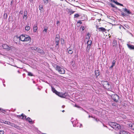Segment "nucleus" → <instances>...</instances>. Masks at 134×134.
<instances>
[{"label":"nucleus","instance_id":"nucleus-61","mask_svg":"<svg viewBox=\"0 0 134 134\" xmlns=\"http://www.w3.org/2000/svg\"><path fill=\"white\" fill-rule=\"evenodd\" d=\"M75 125V126H76V125Z\"/></svg>","mask_w":134,"mask_h":134},{"label":"nucleus","instance_id":"nucleus-28","mask_svg":"<svg viewBox=\"0 0 134 134\" xmlns=\"http://www.w3.org/2000/svg\"><path fill=\"white\" fill-rule=\"evenodd\" d=\"M128 132L125 131H122L120 132V134H127Z\"/></svg>","mask_w":134,"mask_h":134},{"label":"nucleus","instance_id":"nucleus-54","mask_svg":"<svg viewBox=\"0 0 134 134\" xmlns=\"http://www.w3.org/2000/svg\"><path fill=\"white\" fill-rule=\"evenodd\" d=\"M64 111H64V110H63L62 111L63 112H64Z\"/></svg>","mask_w":134,"mask_h":134},{"label":"nucleus","instance_id":"nucleus-16","mask_svg":"<svg viewBox=\"0 0 134 134\" xmlns=\"http://www.w3.org/2000/svg\"><path fill=\"white\" fill-rule=\"evenodd\" d=\"M52 87V90L53 91V93H55V94H57V93L58 92L55 89V88L53 87L52 86H51Z\"/></svg>","mask_w":134,"mask_h":134},{"label":"nucleus","instance_id":"nucleus-45","mask_svg":"<svg viewBox=\"0 0 134 134\" xmlns=\"http://www.w3.org/2000/svg\"><path fill=\"white\" fill-rule=\"evenodd\" d=\"M64 40L62 38H61V42H64Z\"/></svg>","mask_w":134,"mask_h":134},{"label":"nucleus","instance_id":"nucleus-44","mask_svg":"<svg viewBox=\"0 0 134 134\" xmlns=\"http://www.w3.org/2000/svg\"><path fill=\"white\" fill-rule=\"evenodd\" d=\"M43 31H44L45 32H47V29H44V30Z\"/></svg>","mask_w":134,"mask_h":134},{"label":"nucleus","instance_id":"nucleus-35","mask_svg":"<svg viewBox=\"0 0 134 134\" xmlns=\"http://www.w3.org/2000/svg\"><path fill=\"white\" fill-rule=\"evenodd\" d=\"M121 14L122 15L124 16H125L126 15H127V14H126V13H124L122 12L121 13Z\"/></svg>","mask_w":134,"mask_h":134},{"label":"nucleus","instance_id":"nucleus-60","mask_svg":"<svg viewBox=\"0 0 134 134\" xmlns=\"http://www.w3.org/2000/svg\"><path fill=\"white\" fill-rule=\"evenodd\" d=\"M74 123V122H72V123L73 124Z\"/></svg>","mask_w":134,"mask_h":134},{"label":"nucleus","instance_id":"nucleus-52","mask_svg":"<svg viewBox=\"0 0 134 134\" xmlns=\"http://www.w3.org/2000/svg\"><path fill=\"white\" fill-rule=\"evenodd\" d=\"M65 107V106L64 105H63L62 106V107L63 108H64V107Z\"/></svg>","mask_w":134,"mask_h":134},{"label":"nucleus","instance_id":"nucleus-4","mask_svg":"<svg viewBox=\"0 0 134 134\" xmlns=\"http://www.w3.org/2000/svg\"><path fill=\"white\" fill-rule=\"evenodd\" d=\"M56 70L60 74H64L65 72V70L63 68L56 64L55 65Z\"/></svg>","mask_w":134,"mask_h":134},{"label":"nucleus","instance_id":"nucleus-1","mask_svg":"<svg viewBox=\"0 0 134 134\" xmlns=\"http://www.w3.org/2000/svg\"><path fill=\"white\" fill-rule=\"evenodd\" d=\"M18 38H19L20 40L23 42H27L31 40L30 37L27 35H22Z\"/></svg>","mask_w":134,"mask_h":134},{"label":"nucleus","instance_id":"nucleus-3","mask_svg":"<svg viewBox=\"0 0 134 134\" xmlns=\"http://www.w3.org/2000/svg\"><path fill=\"white\" fill-rule=\"evenodd\" d=\"M101 83L104 87L107 89L109 90H110L112 89L111 85L107 81H101Z\"/></svg>","mask_w":134,"mask_h":134},{"label":"nucleus","instance_id":"nucleus-57","mask_svg":"<svg viewBox=\"0 0 134 134\" xmlns=\"http://www.w3.org/2000/svg\"><path fill=\"white\" fill-rule=\"evenodd\" d=\"M3 85H4V86H5V84H3Z\"/></svg>","mask_w":134,"mask_h":134},{"label":"nucleus","instance_id":"nucleus-22","mask_svg":"<svg viewBox=\"0 0 134 134\" xmlns=\"http://www.w3.org/2000/svg\"><path fill=\"white\" fill-rule=\"evenodd\" d=\"M30 28V26H26L25 28V30H26L27 31H28L29 30Z\"/></svg>","mask_w":134,"mask_h":134},{"label":"nucleus","instance_id":"nucleus-38","mask_svg":"<svg viewBox=\"0 0 134 134\" xmlns=\"http://www.w3.org/2000/svg\"><path fill=\"white\" fill-rule=\"evenodd\" d=\"M116 61L115 60H113L112 62V64L113 65H115V63Z\"/></svg>","mask_w":134,"mask_h":134},{"label":"nucleus","instance_id":"nucleus-41","mask_svg":"<svg viewBox=\"0 0 134 134\" xmlns=\"http://www.w3.org/2000/svg\"><path fill=\"white\" fill-rule=\"evenodd\" d=\"M80 29H81L82 31H83L85 29V28L84 26H81L80 28Z\"/></svg>","mask_w":134,"mask_h":134},{"label":"nucleus","instance_id":"nucleus-19","mask_svg":"<svg viewBox=\"0 0 134 134\" xmlns=\"http://www.w3.org/2000/svg\"><path fill=\"white\" fill-rule=\"evenodd\" d=\"M129 126L130 127L131 129H132L134 130V123L130 124L129 125Z\"/></svg>","mask_w":134,"mask_h":134},{"label":"nucleus","instance_id":"nucleus-20","mask_svg":"<svg viewBox=\"0 0 134 134\" xmlns=\"http://www.w3.org/2000/svg\"><path fill=\"white\" fill-rule=\"evenodd\" d=\"M37 29V27L36 25L34 26L33 27V31L34 32H36Z\"/></svg>","mask_w":134,"mask_h":134},{"label":"nucleus","instance_id":"nucleus-8","mask_svg":"<svg viewBox=\"0 0 134 134\" xmlns=\"http://www.w3.org/2000/svg\"><path fill=\"white\" fill-rule=\"evenodd\" d=\"M27 11L25 10L24 12V15L23 17V19H25L26 20L27 18Z\"/></svg>","mask_w":134,"mask_h":134},{"label":"nucleus","instance_id":"nucleus-6","mask_svg":"<svg viewBox=\"0 0 134 134\" xmlns=\"http://www.w3.org/2000/svg\"><path fill=\"white\" fill-rule=\"evenodd\" d=\"M60 37L59 35L58 34H57L56 36L55 37V44L56 46L59 45V42L60 40Z\"/></svg>","mask_w":134,"mask_h":134},{"label":"nucleus","instance_id":"nucleus-10","mask_svg":"<svg viewBox=\"0 0 134 134\" xmlns=\"http://www.w3.org/2000/svg\"><path fill=\"white\" fill-rule=\"evenodd\" d=\"M123 10L125 12L126 14H127V15H128L129 14H131V12L129 10H128L126 8H123Z\"/></svg>","mask_w":134,"mask_h":134},{"label":"nucleus","instance_id":"nucleus-42","mask_svg":"<svg viewBox=\"0 0 134 134\" xmlns=\"http://www.w3.org/2000/svg\"><path fill=\"white\" fill-rule=\"evenodd\" d=\"M77 23H79L80 24H82V22H81V20H79L78 21H77Z\"/></svg>","mask_w":134,"mask_h":134},{"label":"nucleus","instance_id":"nucleus-40","mask_svg":"<svg viewBox=\"0 0 134 134\" xmlns=\"http://www.w3.org/2000/svg\"><path fill=\"white\" fill-rule=\"evenodd\" d=\"M113 2H114L116 4L119 5L120 3L118 2H115L114 1H113Z\"/></svg>","mask_w":134,"mask_h":134},{"label":"nucleus","instance_id":"nucleus-2","mask_svg":"<svg viewBox=\"0 0 134 134\" xmlns=\"http://www.w3.org/2000/svg\"><path fill=\"white\" fill-rule=\"evenodd\" d=\"M109 124L111 127L116 130H117L120 129L121 126L116 122H109Z\"/></svg>","mask_w":134,"mask_h":134},{"label":"nucleus","instance_id":"nucleus-58","mask_svg":"<svg viewBox=\"0 0 134 134\" xmlns=\"http://www.w3.org/2000/svg\"><path fill=\"white\" fill-rule=\"evenodd\" d=\"M111 0V1H114V0Z\"/></svg>","mask_w":134,"mask_h":134},{"label":"nucleus","instance_id":"nucleus-31","mask_svg":"<svg viewBox=\"0 0 134 134\" xmlns=\"http://www.w3.org/2000/svg\"><path fill=\"white\" fill-rule=\"evenodd\" d=\"M79 16V15L78 14H75L74 15V18H77Z\"/></svg>","mask_w":134,"mask_h":134},{"label":"nucleus","instance_id":"nucleus-21","mask_svg":"<svg viewBox=\"0 0 134 134\" xmlns=\"http://www.w3.org/2000/svg\"><path fill=\"white\" fill-rule=\"evenodd\" d=\"M26 119L28 121L29 123H31L32 122V119L29 117L27 118V119L26 118Z\"/></svg>","mask_w":134,"mask_h":134},{"label":"nucleus","instance_id":"nucleus-14","mask_svg":"<svg viewBox=\"0 0 134 134\" xmlns=\"http://www.w3.org/2000/svg\"><path fill=\"white\" fill-rule=\"evenodd\" d=\"M99 31H102L103 32H105L106 31V29L104 28L100 27L98 28Z\"/></svg>","mask_w":134,"mask_h":134},{"label":"nucleus","instance_id":"nucleus-51","mask_svg":"<svg viewBox=\"0 0 134 134\" xmlns=\"http://www.w3.org/2000/svg\"><path fill=\"white\" fill-rule=\"evenodd\" d=\"M81 126H82V124H80V126L79 127H81Z\"/></svg>","mask_w":134,"mask_h":134},{"label":"nucleus","instance_id":"nucleus-27","mask_svg":"<svg viewBox=\"0 0 134 134\" xmlns=\"http://www.w3.org/2000/svg\"><path fill=\"white\" fill-rule=\"evenodd\" d=\"M69 12L70 13V14H73L75 12L74 11H73L72 10L70 9H68Z\"/></svg>","mask_w":134,"mask_h":134},{"label":"nucleus","instance_id":"nucleus-48","mask_svg":"<svg viewBox=\"0 0 134 134\" xmlns=\"http://www.w3.org/2000/svg\"><path fill=\"white\" fill-rule=\"evenodd\" d=\"M114 65L112 64V65L110 67V68H113Z\"/></svg>","mask_w":134,"mask_h":134},{"label":"nucleus","instance_id":"nucleus-30","mask_svg":"<svg viewBox=\"0 0 134 134\" xmlns=\"http://www.w3.org/2000/svg\"><path fill=\"white\" fill-rule=\"evenodd\" d=\"M28 75L29 76H33L32 74L30 72H27Z\"/></svg>","mask_w":134,"mask_h":134},{"label":"nucleus","instance_id":"nucleus-56","mask_svg":"<svg viewBox=\"0 0 134 134\" xmlns=\"http://www.w3.org/2000/svg\"><path fill=\"white\" fill-rule=\"evenodd\" d=\"M90 116H89V118H90Z\"/></svg>","mask_w":134,"mask_h":134},{"label":"nucleus","instance_id":"nucleus-46","mask_svg":"<svg viewBox=\"0 0 134 134\" xmlns=\"http://www.w3.org/2000/svg\"><path fill=\"white\" fill-rule=\"evenodd\" d=\"M23 11H20V12H19V13H20L21 14H23Z\"/></svg>","mask_w":134,"mask_h":134},{"label":"nucleus","instance_id":"nucleus-36","mask_svg":"<svg viewBox=\"0 0 134 134\" xmlns=\"http://www.w3.org/2000/svg\"><path fill=\"white\" fill-rule=\"evenodd\" d=\"M14 127H15L17 129H18V128H19V126L17 125H15V124L14 126Z\"/></svg>","mask_w":134,"mask_h":134},{"label":"nucleus","instance_id":"nucleus-25","mask_svg":"<svg viewBox=\"0 0 134 134\" xmlns=\"http://www.w3.org/2000/svg\"><path fill=\"white\" fill-rule=\"evenodd\" d=\"M23 115H22L21 119L23 120H24L26 119V116L24 114H22Z\"/></svg>","mask_w":134,"mask_h":134},{"label":"nucleus","instance_id":"nucleus-12","mask_svg":"<svg viewBox=\"0 0 134 134\" xmlns=\"http://www.w3.org/2000/svg\"><path fill=\"white\" fill-rule=\"evenodd\" d=\"M38 47L34 46L33 47H30V49L32 51H34V52H35L36 51Z\"/></svg>","mask_w":134,"mask_h":134},{"label":"nucleus","instance_id":"nucleus-47","mask_svg":"<svg viewBox=\"0 0 134 134\" xmlns=\"http://www.w3.org/2000/svg\"><path fill=\"white\" fill-rule=\"evenodd\" d=\"M59 21H57V24L58 25V24H59Z\"/></svg>","mask_w":134,"mask_h":134},{"label":"nucleus","instance_id":"nucleus-32","mask_svg":"<svg viewBox=\"0 0 134 134\" xmlns=\"http://www.w3.org/2000/svg\"><path fill=\"white\" fill-rule=\"evenodd\" d=\"M4 132L3 130H0V134H4Z\"/></svg>","mask_w":134,"mask_h":134},{"label":"nucleus","instance_id":"nucleus-63","mask_svg":"<svg viewBox=\"0 0 134 134\" xmlns=\"http://www.w3.org/2000/svg\"><path fill=\"white\" fill-rule=\"evenodd\" d=\"M122 27L124 28V27H123V26H122Z\"/></svg>","mask_w":134,"mask_h":134},{"label":"nucleus","instance_id":"nucleus-11","mask_svg":"<svg viewBox=\"0 0 134 134\" xmlns=\"http://www.w3.org/2000/svg\"><path fill=\"white\" fill-rule=\"evenodd\" d=\"M36 52H37L38 53H40L41 54H44V53L42 50L40 49L38 47Z\"/></svg>","mask_w":134,"mask_h":134},{"label":"nucleus","instance_id":"nucleus-59","mask_svg":"<svg viewBox=\"0 0 134 134\" xmlns=\"http://www.w3.org/2000/svg\"><path fill=\"white\" fill-rule=\"evenodd\" d=\"M1 110V108H0V110Z\"/></svg>","mask_w":134,"mask_h":134},{"label":"nucleus","instance_id":"nucleus-29","mask_svg":"<svg viewBox=\"0 0 134 134\" xmlns=\"http://www.w3.org/2000/svg\"><path fill=\"white\" fill-rule=\"evenodd\" d=\"M67 50L68 51V53L70 54H72L73 53V51L71 50L70 49L68 50L67 49Z\"/></svg>","mask_w":134,"mask_h":134},{"label":"nucleus","instance_id":"nucleus-55","mask_svg":"<svg viewBox=\"0 0 134 134\" xmlns=\"http://www.w3.org/2000/svg\"><path fill=\"white\" fill-rule=\"evenodd\" d=\"M127 134H131L130 133H129L128 132V133H127Z\"/></svg>","mask_w":134,"mask_h":134},{"label":"nucleus","instance_id":"nucleus-7","mask_svg":"<svg viewBox=\"0 0 134 134\" xmlns=\"http://www.w3.org/2000/svg\"><path fill=\"white\" fill-rule=\"evenodd\" d=\"M60 97L63 98H65L67 96V94L66 93H63L58 92L57 94Z\"/></svg>","mask_w":134,"mask_h":134},{"label":"nucleus","instance_id":"nucleus-17","mask_svg":"<svg viewBox=\"0 0 134 134\" xmlns=\"http://www.w3.org/2000/svg\"><path fill=\"white\" fill-rule=\"evenodd\" d=\"M91 46L87 45L86 49V51L87 53H89L90 51V49L91 48Z\"/></svg>","mask_w":134,"mask_h":134},{"label":"nucleus","instance_id":"nucleus-43","mask_svg":"<svg viewBox=\"0 0 134 134\" xmlns=\"http://www.w3.org/2000/svg\"><path fill=\"white\" fill-rule=\"evenodd\" d=\"M110 4V5H111V6L112 7H115V5H114L112 3H111Z\"/></svg>","mask_w":134,"mask_h":134},{"label":"nucleus","instance_id":"nucleus-5","mask_svg":"<svg viewBox=\"0 0 134 134\" xmlns=\"http://www.w3.org/2000/svg\"><path fill=\"white\" fill-rule=\"evenodd\" d=\"M2 47L3 49L7 50V51H9L12 49V47L10 46H9L6 44H3Z\"/></svg>","mask_w":134,"mask_h":134},{"label":"nucleus","instance_id":"nucleus-13","mask_svg":"<svg viewBox=\"0 0 134 134\" xmlns=\"http://www.w3.org/2000/svg\"><path fill=\"white\" fill-rule=\"evenodd\" d=\"M127 46L130 49H134V46L132 45H130L129 44H127Z\"/></svg>","mask_w":134,"mask_h":134},{"label":"nucleus","instance_id":"nucleus-33","mask_svg":"<svg viewBox=\"0 0 134 134\" xmlns=\"http://www.w3.org/2000/svg\"><path fill=\"white\" fill-rule=\"evenodd\" d=\"M9 125L11 126H12V127H14V126L15 124H14V123H11V122H10V123Z\"/></svg>","mask_w":134,"mask_h":134},{"label":"nucleus","instance_id":"nucleus-18","mask_svg":"<svg viewBox=\"0 0 134 134\" xmlns=\"http://www.w3.org/2000/svg\"><path fill=\"white\" fill-rule=\"evenodd\" d=\"M112 45L113 46H116L117 45L116 41L115 40H114L112 43Z\"/></svg>","mask_w":134,"mask_h":134},{"label":"nucleus","instance_id":"nucleus-23","mask_svg":"<svg viewBox=\"0 0 134 134\" xmlns=\"http://www.w3.org/2000/svg\"><path fill=\"white\" fill-rule=\"evenodd\" d=\"M92 41L91 40H88L87 41V45L91 46L92 44Z\"/></svg>","mask_w":134,"mask_h":134},{"label":"nucleus","instance_id":"nucleus-15","mask_svg":"<svg viewBox=\"0 0 134 134\" xmlns=\"http://www.w3.org/2000/svg\"><path fill=\"white\" fill-rule=\"evenodd\" d=\"M0 120V122H1L2 123H4L5 124H7L8 125H9L10 123V122L8 121H4L3 120Z\"/></svg>","mask_w":134,"mask_h":134},{"label":"nucleus","instance_id":"nucleus-37","mask_svg":"<svg viewBox=\"0 0 134 134\" xmlns=\"http://www.w3.org/2000/svg\"><path fill=\"white\" fill-rule=\"evenodd\" d=\"M87 36H88V38L89 39L90 36V35L89 33H88L87 34Z\"/></svg>","mask_w":134,"mask_h":134},{"label":"nucleus","instance_id":"nucleus-9","mask_svg":"<svg viewBox=\"0 0 134 134\" xmlns=\"http://www.w3.org/2000/svg\"><path fill=\"white\" fill-rule=\"evenodd\" d=\"M114 97L113 98V100L116 102H117L119 99V96L117 94H115L114 95Z\"/></svg>","mask_w":134,"mask_h":134},{"label":"nucleus","instance_id":"nucleus-53","mask_svg":"<svg viewBox=\"0 0 134 134\" xmlns=\"http://www.w3.org/2000/svg\"><path fill=\"white\" fill-rule=\"evenodd\" d=\"M29 1L30 2H31L33 0H29Z\"/></svg>","mask_w":134,"mask_h":134},{"label":"nucleus","instance_id":"nucleus-34","mask_svg":"<svg viewBox=\"0 0 134 134\" xmlns=\"http://www.w3.org/2000/svg\"><path fill=\"white\" fill-rule=\"evenodd\" d=\"M22 115H23V114H21V115H18L17 117L21 119V117H22Z\"/></svg>","mask_w":134,"mask_h":134},{"label":"nucleus","instance_id":"nucleus-62","mask_svg":"<svg viewBox=\"0 0 134 134\" xmlns=\"http://www.w3.org/2000/svg\"><path fill=\"white\" fill-rule=\"evenodd\" d=\"M60 0L61 1H63V0Z\"/></svg>","mask_w":134,"mask_h":134},{"label":"nucleus","instance_id":"nucleus-24","mask_svg":"<svg viewBox=\"0 0 134 134\" xmlns=\"http://www.w3.org/2000/svg\"><path fill=\"white\" fill-rule=\"evenodd\" d=\"M95 75L97 77L99 75V72L98 70H96L95 71Z\"/></svg>","mask_w":134,"mask_h":134},{"label":"nucleus","instance_id":"nucleus-39","mask_svg":"<svg viewBox=\"0 0 134 134\" xmlns=\"http://www.w3.org/2000/svg\"><path fill=\"white\" fill-rule=\"evenodd\" d=\"M39 7L40 8L39 9L40 10L43 8V6L42 5H39Z\"/></svg>","mask_w":134,"mask_h":134},{"label":"nucleus","instance_id":"nucleus-49","mask_svg":"<svg viewBox=\"0 0 134 134\" xmlns=\"http://www.w3.org/2000/svg\"><path fill=\"white\" fill-rule=\"evenodd\" d=\"M75 106L76 107H78V108H79V106L78 105H75Z\"/></svg>","mask_w":134,"mask_h":134},{"label":"nucleus","instance_id":"nucleus-50","mask_svg":"<svg viewBox=\"0 0 134 134\" xmlns=\"http://www.w3.org/2000/svg\"><path fill=\"white\" fill-rule=\"evenodd\" d=\"M119 5H120L121 6H123V5L122 4H121L120 3Z\"/></svg>","mask_w":134,"mask_h":134},{"label":"nucleus","instance_id":"nucleus-26","mask_svg":"<svg viewBox=\"0 0 134 134\" xmlns=\"http://www.w3.org/2000/svg\"><path fill=\"white\" fill-rule=\"evenodd\" d=\"M49 1H50V0H43V1L44 4H46L49 3Z\"/></svg>","mask_w":134,"mask_h":134}]
</instances>
